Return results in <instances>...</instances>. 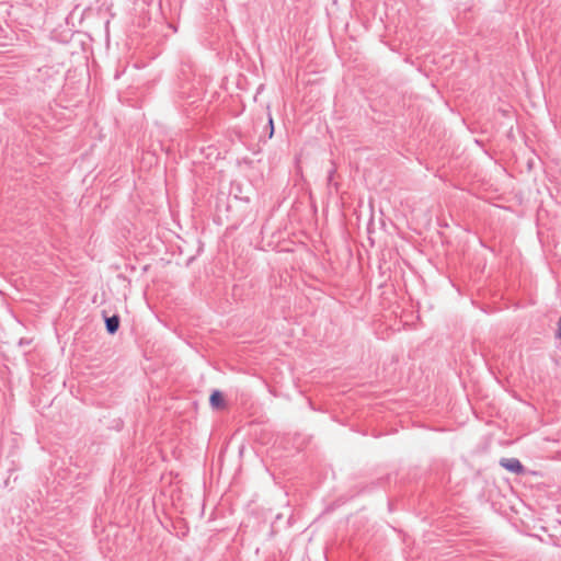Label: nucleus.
<instances>
[{
  "label": "nucleus",
  "instance_id": "obj_5",
  "mask_svg": "<svg viewBox=\"0 0 561 561\" xmlns=\"http://www.w3.org/2000/svg\"><path fill=\"white\" fill-rule=\"evenodd\" d=\"M270 124L273 126V121L270 119ZM273 134V130L271 131V135Z\"/></svg>",
  "mask_w": 561,
  "mask_h": 561
},
{
  "label": "nucleus",
  "instance_id": "obj_2",
  "mask_svg": "<svg viewBox=\"0 0 561 561\" xmlns=\"http://www.w3.org/2000/svg\"><path fill=\"white\" fill-rule=\"evenodd\" d=\"M210 405L214 409H224L225 408V399L220 391L216 390L210 394L209 398Z\"/></svg>",
  "mask_w": 561,
  "mask_h": 561
},
{
  "label": "nucleus",
  "instance_id": "obj_3",
  "mask_svg": "<svg viewBox=\"0 0 561 561\" xmlns=\"http://www.w3.org/2000/svg\"><path fill=\"white\" fill-rule=\"evenodd\" d=\"M119 327V318L117 316H113L111 318H106V330L108 333L114 334Z\"/></svg>",
  "mask_w": 561,
  "mask_h": 561
},
{
  "label": "nucleus",
  "instance_id": "obj_4",
  "mask_svg": "<svg viewBox=\"0 0 561 561\" xmlns=\"http://www.w3.org/2000/svg\"><path fill=\"white\" fill-rule=\"evenodd\" d=\"M557 335H558L559 339H561V317H560V320H559V327H558Z\"/></svg>",
  "mask_w": 561,
  "mask_h": 561
},
{
  "label": "nucleus",
  "instance_id": "obj_1",
  "mask_svg": "<svg viewBox=\"0 0 561 561\" xmlns=\"http://www.w3.org/2000/svg\"><path fill=\"white\" fill-rule=\"evenodd\" d=\"M500 465L507 471H511L516 474H522L525 471L524 466L516 458H503L501 459Z\"/></svg>",
  "mask_w": 561,
  "mask_h": 561
}]
</instances>
